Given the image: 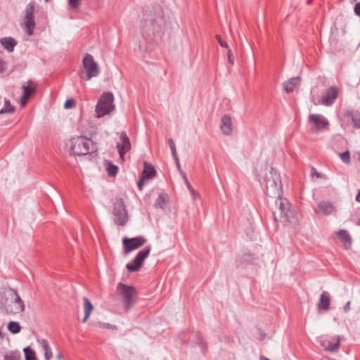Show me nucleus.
<instances>
[{
	"label": "nucleus",
	"mask_w": 360,
	"mask_h": 360,
	"mask_svg": "<svg viewBox=\"0 0 360 360\" xmlns=\"http://www.w3.org/2000/svg\"><path fill=\"white\" fill-rule=\"evenodd\" d=\"M0 310L6 314L15 315L25 311V304L16 290L10 287L1 288Z\"/></svg>",
	"instance_id": "obj_1"
},
{
	"label": "nucleus",
	"mask_w": 360,
	"mask_h": 360,
	"mask_svg": "<svg viewBox=\"0 0 360 360\" xmlns=\"http://www.w3.org/2000/svg\"><path fill=\"white\" fill-rule=\"evenodd\" d=\"M259 181L268 196L276 198L281 195V180L279 174L272 167H265L264 176H261Z\"/></svg>",
	"instance_id": "obj_2"
},
{
	"label": "nucleus",
	"mask_w": 360,
	"mask_h": 360,
	"mask_svg": "<svg viewBox=\"0 0 360 360\" xmlns=\"http://www.w3.org/2000/svg\"><path fill=\"white\" fill-rule=\"evenodd\" d=\"M275 201L276 210L273 211L275 220L285 221L289 224L295 226L297 222V217L294 210L290 208V205L286 198L276 197Z\"/></svg>",
	"instance_id": "obj_3"
},
{
	"label": "nucleus",
	"mask_w": 360,
	"mask_h": 360,
	"mask_svg": "<svg viewBox=\"0 0 360 360\" xmlns=\"http://www.w3.org/2000/svg\"><path fill=\"white\" fill-rule=\"evenodd\" d=\"M99 73V67L94 57L91 54L86 53L82 60V69L79 72L80 78L89 81L92 77H97Z\"/></svg>",
	"instance_id": "obj_4"
},
{
	"label": "nucleus",
	"mask_w": 360,
	"mask_h": 360,
	"mask_svg": "<svg viewBox=\"0 0 360 360\" xmlns=\"http://www.w3.org/2000/svg\"><path fill=\"white\" fill-rule=\"evenodd\" d=\"M116 292L120 297L125 310H129L134 305L136 292L134 287L119 283Z\"/></svg>",
	"instance_id": "obj_5"
},
{
	"label": "nucleus",
	"mask_w": 360,
	"mask_h": 360,
	"mask_svg": "<svg viewBox=\"0 0 360 360\" xmlns=\"http://www.w3.org/2000/svg\"><path fill=\"white\" fill-rule=\"evenodd\" d=\"M114 96L112 93H103L96 106V117L101 118L115 110Z\"/></svg>",
	"instance_id": "obj_6"
},
{
	"label": "nucleus",
	"mask_w": 360,
	"mask_h": 360,
	"mask_svg": "<svg viewBox=\"0 0 360 360\" xmlns=\"http://www.w3.org/2000/svg\"><path fill=\"white\" fill-rule=\"evenodd\" d=\"M92 141L83 136L73 137L70 139V149L75 155H84L89 153Z\"/></svg>",
	"instance_id": "obj_7"
},
{
	"label": "nucleus",
	"mask_w": 360,
	"mask_h": 360,
	"mask_svg": "<svg viewBox=\"0 0 360 360\" xmlns=\"http://www.w3.org/2000/svg\"><path fill=\"white\" fill-rule=\"evenodd\" d=\"M308 122L311 125V131L314 133H323L329 129L330 122L323 115L309 114Z\"/></svg>",
	"instance_id": "obj_8"
},
{
	"label": "nucleus",
	"mask_w": 360,
	"mask_h": 360,
	"mask_svg": "<svg viewBox=\"0 0 360 360\" xmlns=\"http://www.w3.org/2000/svg\"><path fill=\"white\" fill-rule=\"evenodd\" d=\"M114 221L119 226H124L127 220L128 216L124 203L122 199L117 200L113 207Z\"/></svg>",
	"instance_id": "obj_9"
},
{
	"label": "nucleus",
	"mask_w": 360,
	"mask_h": 360,
	"mask_svg": "<svg viewBox=\"0 0 360 360\" xmlns=\"http://www.w3.org/2000/svg\"><path fill=\"white\" fill-rule=\"evenodd\" d=\"M34 6L33 4L30 3L25 8V16L22 22V27L25 30L27 35L30 36L33 34L34 28L35 27V22L33 16Z\"/></svg>",
	"instance_id": "obj_10"
},
{
	"label": "nucleus",
	"mask_w": 360,
	"mask_h": 360,
	"mask_svg": "<svg viewBox=\"0 0 360 360\" xmlns=\"http://www.w3.org/2000/svg\"><path fill=\"white\" fill-rule=\"evenodd\" d=\"M37 87V84L32 80H28L22 84L23 92L20 98V103L22 107H24L29 98L36 93Z\"/></svg>",
	"instance_id": "obj_11"
},
{
	"label": "nucleus",
	"mask_w": 360,
	"mask_h": 360,
	"mask_svg": "<svg viewBox=\"0 0 360 360\" xmlns=\"http://www.w3.org/2000/svg\"><path fill=\"white\" fill-rule=\"evenodd\" d=\"M146 242V239L143 236H138L132 238H124L123 239L124 252L129 253L136 250L143 245Z\"/></svg>",
	"instance_id": "obj_12"
},
{
	"label": "nucleus",
	"mask_w": 360,
	"mask_h": 360,
	"mask_svg": "<svg viewBox=\"0 0 360 360\" xmlns=\"http://www.w3.org/2000/svg\"><path fill=\"white\" fill-rule=\"evenodd\" d=\"M120 141L117 143V148L118 149L120 158L124 160V155L131 149V143L129 137L124 131H122L120 134Z\"/></svg>",
	"instance_id": "obj_13"
},
{
	"label": "nucleus",
	"mask_w": 360,
	"mask_h": 360,
	"mask_svg": "<svg viewBox=\"0 0 360 360\" xmlns=\"http://www.w3.org/2000/svg\"><path fill=\"white\" fill-rule=\"evenodd\" d=\"M314 212L320 215L328 216L335 212V207L331 202L323 200L318 203Z\"/></svg>",
	"instance_id": "obj_14"
},
{
	"label": "nucleus",
	"mask_w": 360,
	"mask_h": 360,
	"mask_svg": "<svg viewBox=\"0 0 360 360\" xmlns=\"http://www.w3.org/2000/svg\"><path fill=\"white\" fill-rule=\"evenodd\" d=\"M338 96V88L332 86L329 88L326 92L322 96L321 103L326 106L331 105Z\"/></svg>",
	"instance_id": "obj_15"
},
{
	"label": "nucleus",
	"mask_w": 360,
	"mask_h": 360,
	"mask_svg": "<svg viewBox=\"0 0 360 360\" xmlns=\"http://www.w3.org/2000/svg\"><path fill=\"white\" fill-rule=\"evenodd\" d=\"M321 345L327 351L335 352L340 347V339L338 337L321 338Z\"/></svg>",
	"instance_id": "obj_16"
},
{
	"label": "nucleus",
	"mask_w": 360,
	"mask_h": 360,
	"mask_svg": "<svg viewBox=\"0 0 360 360\" xmlns=\"http://www.w3.org/2000/svg\"><path fill=\"white\" fill-rule=\"evenodd\" d=\"M141 29L144 36L150 37L158 30L155 20L153 18L145 20L142 22Z\"/></svg>",
	"instance_id": "obj_17"
},
{
	"label": "nucleus",
	"mask_w": 360,
	"mask_h": 360,
	"mask_svg": "<svg viewBox=\"0 0 360 360\" xmlns=\"http://www.w3.org/2000/svg\"><path fill=\"white\" fill-rule=\"evenodd\" d=\"M221 130L225 135H230L232 132V120L229 115H225L221 118Z\"/></svg>",
	"instance_id": "obj_18"
},
{
	"label": "nucleus",
	"mask_w": 360,
	"mask_h": 360,
	"mask_svg": "<svg viewBox=\"0 0 360 360\" xmlns=\"http://www.w3.org/2000/svg\"><path fill=\"white\" fill-rule=\"evenodd\" d=\"M330 295L327 292H323L321 295L319 300L317 304V307L319 311H328L330 307Z\"/></svg>",
	"instance_id": "obj_19"
},
{
	"label": "nucleus",
	"mask_w": 360,
	"mask_h": 360,
	"mask_svg": "<svg viewBox=\"0 0 360 360\" xmlns=\"http://www.w3.org/2000/svg\"><path fill=\"white\" fill-rule=\"evenodd\" d=\"M300 81L299 77H292L283 84L284 90L287 93L292 92L298 85H300Z\"/></svg>",
	"instance_id": "obj_20"
},
{
	"label": "nucleus",
	"mask_w": 360,
	"mask_h": 360,
	"mask_svg": "<svg viewBox=\"0 0 360 360\" xmlns=\"http://www.w3.org/2000/svg\"><path fill=\"white\" fill-rule=\"evenodd\" d=\"M0 43L9 52H12L16 45L15 39L12 37L1 38Z\"/></svg>",
	"instance_id": "obj_21"
},
{
	"label": "nucleus",
	"mask_w": 360,
	"mask_h": 360,
	"mask_svg": "<svg viewBox=\"0 0 360 360\" xmlns=\"http://www.w3.org/2000/svg\"><path fill=\"white\" fill-rule=\"evenodd\" d=\"M83 301H84V317L82 320V322L84 323L87 321L91 313L92 312V311L94 309V306L91 304V302H90V300L86 297H84L83 298Z\"/></svg>",
	"instance_id": "obj_22"
},
{
	"label": "nucleus",
	"mask_w": 360,
	"mask_h": 360,
	"mask_svg": "<svg viewBox=\"0 0 360 360\" xmlns=\"http://www.w3.org/2000/svg\"><path fill=\"white\" fill-rule=\"evenodd\" d=\"M155 169L153 166L148 164L147 162H144V169L142 172L141 176L146 179H152L155 175Z\"/></svg>",
	"instance_id": "obj_23"
},
{
	"label": "nucleus",
	"mask_w": 360,
	"mask_h": 360,
	"mask_svg": "<svg viewBox=\"0 0 360 360\" xmlns=\"http://www.w3.org/2000/svg\"><path fill=\"white\" fill-rule=\"evenodd\" d=\"M151 248L150 246H147L144 249L140 250L136 256L135 257L134 259L136 260L138 262L140 263V264L142 266V264L145 259L148 256L150 252Z\"/></svg>",
	"instance_id": "obj_24"
},
{
	"label": "nucleus",
	"mask_w": 360,
	"mask_h": 360,
	"mask_svg": "<svg viewBox=\"0 0 360 360\" xmlns=\"http://www.w3.org/2000/svg\"><path fill=\"white\" fill-rule=\"evenodd\" d=\"M38 342L40 343L44 350L46 360H50L53 356V353L48 341L45 339H41L39 340Z\"/></svg>",
	"instance_id": "obj_25"
},
{
	"label": "nucleus",
	"mask_w": 360,
	"mask_h": 360,
	"mask_svg": "<svg viewBox=\"0 0 360 360\" xmlns=\"http://www.w3.org/2000/svg\"><path fill=\"white\" fill-rule=\"evenodd\" d=\"M108 174L110 176H115L118 171V167L115 165L111 161L106 160L105 162Z\"/></svg>",
	"instance_id": "obj_26"
},
{
	"label": "nucleus",
	"mask_w": 360,
	"mask_h": 360,
	"mask_svg": "<svg viewBox=\"0 0 360 360\" xmlns=\"http://www.w3.org/2000/svg\"><path fill=\"white\" fill-rule=\"evenodd\" d=\"M337 236L345 245L351 244V238L347 231L340 230L337 232Z\"/></svg>",
	"instance_id": "obj_27"
},
{
	"label": "nucleus",
	"mask_w": 360,
	"mask_h": 360,
	"mask_svg": "<svg viewBox=\"0 0 360 360\" xmlns=\"http://www.w3.org/2000/svg\"><path fill=\"white\" fill-rule=\"evenodd\" d=\"M15 112V107L11 104L9 100L4 99V108L0 110V115L4 113H13Z\"/></svg>",
	"instance_id": "obj_28"
},
{
	"label": "nucleus",
	"mask_w": 360,
	"mask_h": 360,
	"mask_svg": "<svg viewBox=\"0 0 360 360\" xmlns=\"http://www.w3.org/2000/svg\"><path fill=\"white\" fill-rule=\"evenodd\" d=\"M20 353L16 351H10L4 355V360H20Z\"/></svg>",
	"instance_id": "obj_29"
},
{
	"label": "nucleus",
	"mask_w": 360,
	"mask_h": 360,
	"mask_svg": "<svg viewBox=\"0 0 360 360\" xmlns=\"http://www.w3.org/2000/svg\"><path fill=\"white\" fill-rule=\"evenodd\" d=\"M20 329L21 327L18 322L11 321L8 324V330L13 334L18 333L20 331Z\"/></svg>",
	"instance_id": "obj_30"
},
{
	"label": "nucleus",
	"mask_w": 360,
	"mask_h": 360,
	"mask_svg": "<svg viewBox=\"0 0 360 360\" xmlns=\"http://www.w3.org/2000/svg\"><path fill=\"white\" fill-rule=\"evenodd\" d=\"M141 265L139 262H138L134 259L131 261V262L128 263L126 266L127 270L130 272H134L138 271L141 268Z\"/></svg>",
	"instance_id": "obj_31"
},
{
	"label": "nucleus",
	"mask_w": 360,
	"mask_h": 360,
	"mask_svg": "<svg viewBox=\"0 0 360 360\" xmlns=\"http://www.w3.org/2000/svg\"><path fill=\"white\" fill-rule=\"evenodd\" d=\"M23 352L25 360H37L34 352L29 347L24 348Z\"/></svg>",
	"instance_id": "obj_32"
},
{
	"label": "nucleus",
	"mask_w": 360,
	"mask_h": 360,
	"mask_svg": "<svg viewBox=\"0 0 360 360\" xmlns=\"http://www.w3.org/2000/svg\"><path fill=\"white\" fill-rule=\"evenodd\" d=\"M168 142H169V148L172 151V156H173L174 159L175 160V162H178V155H177L174 141L172 139H169Z\"/></svg>",
	"instance_id": "obj_33"
},
{
	"label": "nucleus",
	"mask_w": 360,
	"mask_h": 360,
	"mask_svg": "<svg viewBox=\"0 0 360 360\" xmlns=\"http://www.w3.org/2000/svg\"><path fill=\"white\" fill-rule=\"evenodd\" d=\"M341 160L345 164L350 163V154L348 150L339 154Z\"/></svg>",
	"instance_id": "obj_34"
},
{
	"label": "nucleus",
	"mask_w": 360,
	"mask_h": 360,
	"mask_svg": "<svg viewBox=\"0 0 360 360\" xmlns=\"http://www.w3.org/2000/svg\"><path fill=\"white\" fill-rule=\"evenodd\" d=\"M82 0H68V4L70 7L73 9H78L81 5Z\"/></svg>",
	"instance_id": "obj_35"
},
{
	"label": "nucleus",
	"mask_w": 360,
	"mask_h": 360,
	"mask_svg": "<svg viewBox=\"0 0 360 360\" xmlns=\"http://www.w3.org/2000/svg\"><path fill=\"white\" fill-rule=\"evenodd\" d=\"M75 105L74 100L68 99L65 102L64 108L66 109L72 108Z\"/></svg>",
	"instance_id": "obj_36"
},
{
	"label": "nucleus",
	"mask_w": 360,
	"mask_h": 360,
	"mask_svg": "<svg viewBox=\"0 0 360 360\" xmlns=\"http://www.w3.org/2000/svg\"><path fill=\"white\" fill-rule=\"evenodd\" d=\"M216 39H217V41L219 42V44H220L221 46L226 48V49L229 48L228 44L225 41H224L222 40V39H221L220 35H216Z\"/></svg>",
	"instance_id": "obj_37"
},
{
	"label": "nucleus",
	"mask_w": 360,
	"mask_h": 360,
	"mask_svg": "<svg viewBox=\"0 0 360 360\" xmlns=\"http://www.w3.org/2000/svg\"><path fill=\"white\" fill-rule=\"evenodd\" d=\"M352 122L354 127L360 128V117H353Z\"/></svg>",
	"instance_id": "obj_38"
},
{
	"label": "nucleus",
	"mask_w": 360,
	"mask_h": 360,
	"mask_svg": "<svg viewBox=\"0 0 360 360\" xmlns=\"http://www.w3.org/2000/svg\"><path fill=\"white\" fill-rule=\"evenodd\" d=\"M228 60L231 64H233V53L229 48H228Z\"/></svg>",
	"instance_id": "obj_39"
},
{
	"label": "nucleus",
	"mask_w": 360,
	"mask_h": 360,
	"mask_svg": "<svg viewBox=\"0 0 360 360\" xmlns=\"http://www.w3.org/2000/svg\"><path fill=\"white\" fill-rule=\"evenodd\" d=\"M6 67L5 62L0 59V72H3L6 70Z\"/></svg>",
	"instance_id": "obj_40"
},
{
	"label": "nucleus",
	"mask_w": 360,
	"mask_h": 360,
	"mask_svg": "<svg viewBox=\"0 0 360 360\" xmlns=\"http://www.w3.org/2000/svg\"><path fill=\"white\" fill-rule=\"evenodd\" d=\"M186 184V186L188 187V188L189 189V191L191 192V193L193 194V195L194 196V198L195 197V195H197V193H195V191H194V189L192 188V186H191V184H189L188 181L187 182H185Z\"/></svg>",
	"instance_id": "obj_41"
},
{
	"label": "nucleus",
	"mask_w": 360,
	"mask_h": 360,
	"mask_svg": "<svg viewBox=\"0 0 360 360\" xmlns=\"http://www.w3.org/2000/svg\"><path fill=\"white\" fill-rule=\"evenodd\" d=\"M354 12L357 15L360 16V2L356 4L354 6Z\"/></svg>",
	"instance_id": "obj_42"
},
{
	"label": "nucleus",
	"mask_w": 360,
	"mask_h": 360,
	"mask_svg": "<svg viewBox=\"0 0 360 360\" xmlns=\"http://www.w3.org/2000/svg\"><path fill=\"white\" fill-rule=\"evenodd\" d=\"M146 180V179H143V177L141 176V179L138 182V188L140 191L142 190L143 182Z\"/></svg>",
	"instance_id": "obj_43"
},
{
	"label": "nucleus",
	"mask_w": 360,
	"mask_h": 360,
	"mask_svg": "<svg viewBox=\"0 0 360 360\" xmlns=\"http://www.w3.org/2000/svg\"><path fill=\"white\" fill-rule=\"evenodd\" d=\"M350 310V301H348L344 306L345 312H347Z\"/></svg>",
	"instance_id": "obj_44"
},
{
	"label": "nucleus",
	"mask_w": 360,
	"mask_h": 360,
	"mask_svg": "<svg viewBox=\"0 0 360 360\" xmlns=\"http://www.w3.org/2000/svg\"><path fill=\"white\" fill-rule=\"evenodd\" d=\"M164 201V197L162 195H160L157 199L156 204L160 205Z\"/></svg>",
	"instance_id": "obj_45"
},
{
	"label": "nucleus",
	"mask_w": 360,
	"mask_h": 360,
	"mask_svg": "<svg viewBox=\"0 0 360 360\" xmlns=\"http://www.w3.org/2000/svg\"><path fill=\"white\" fill-rule=\"evenodd\" d=\"M311 176H316L317 178L320 177V174L316 171L314 168L311 169Z\"/></svg>",
	"instance_id": "obj_46"
},
{
	"label": "nucleus",
	"mask_w": 360,
	"mask_h": 360,
	"mask_svg": "<svg viewBox=\"0 0 360 360\" xmlns=\"http://www.w3.org/2000/svg\"><path fill=\"white\" fill-rule=\"evenodd\" d=\"M181 175H182V177L184 178V181L185 182H187L188 181V179H187V176H186V174H185V172H182V171H180Z\"/></svg>",
	"instance_id": "obj_47"
},
{
	"label": "nucleus",
	"mask_w": 360,
	"mask_h": 360,
	"mask_svg": "<svg viewBox=\"0 0 360 360\" xmlns=\"http://www.w3.org/2000/svg\"><path fill=\"white\" fill-rule=\"evenodd\" d=\"M356 201L360 202V191L358 193V194L356 197Z\"/></svg>",
	"instance_id": "obj_48"
},
{
	"label": "nucleus",
	"mask_w": 360,
	"mask_h": 360,
	"mask_svg": "<svg viewBox=\"0 0 360 360\" xmlns=\"http://www.w3.org/2000/svg\"><path fill=\"white\" fill-rule=\"evenodd\" d=\"M176 166L179 168V169L180 171H181V169H180L181 167H180V163H179V159H178V162H176Z\"/></svg>",
	"instance_id": "obj_49"
},
{
	"label": "nucleus",
	"mask_w": 360,
	"mask_h": 360,
	"mask_svg": "<svg viewBox=\"0 0 360 360\" xmlns=\"http://www.w3.org/2000/svg\"><path fill=\"white\" fill-rule=\"evenodd\" d=\"M260 360H270L268 358L265 357L264 356H261Z\"/></svg>",
	"instance_id": "obj_50"
},
{
	"label": "nucleus",
	"mask_w": 360,
	"mask_h": 360,
	"mask_svg": "<svg viewBox=\"0 0 360 360\" xmlns=\"http://www.w3.org/2000/svg\"><path fill=\"white\" fill-rule=\"evenodd\" d=\"M56 357L57 359H60L62 358V355L59 354L56 356Z\"/></svg>",
	"instance_id": "obj_51"
},
{
	"label": "nucleus",
	"mask_w": 360,
	"mask_h": 360,
	"mask_svg": "<svg viewBox=\"0 0 360 360\" xmlns=\"http://www.w3.org/2000/svg\"><path fill=\"white\" fill-rule=\"evenodd\" d=\"M46 2L49 1V0H45Z\"/></svg>",
	"instance_id": "obj_52"
}]
</instances>
